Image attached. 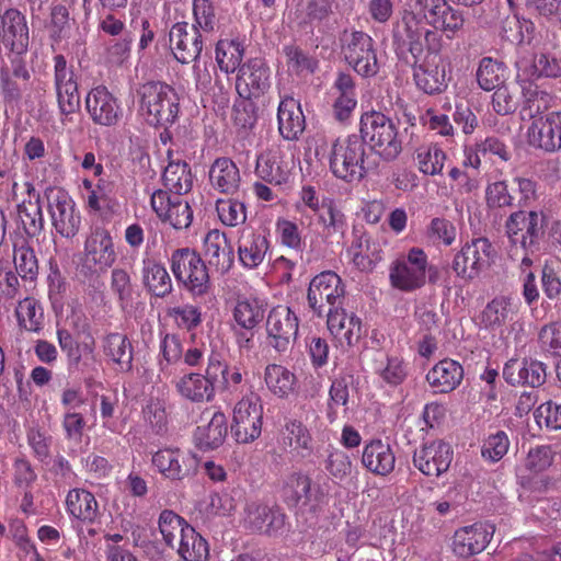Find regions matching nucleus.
<instances>
[{
  "label": "nucleus",
  "instance_id": "obj_1",
  "mask_svg": "<svg viewBox=\"0 0 561 561\" xmlns=\"http://www.w3.org/2000/svg\"><path fill=\"white\" fill-rule=\"evenodd\" d=\"M392 45L399 58L416 65L425 48L428 54L440 50L442 36L427 28L416 14L407 12L393 26Z\"/></svg>",
  "mask_w": 561,
  "mask_h": 561
},
{
  "label": "nucleus",
  "instance_id": "obj_2",
  "mask_svg": "<svg viewBox=\"0 0 561 561\" xmlns=\"http://www.w3.org/2000/svg\"><path fill=\"white\" fill-rule=\"evenodd\" d=\"M45 198L53 234L67 240L76 238L82 227V216L73 198L60 187L47 188Z\"/></svg>",
  "mask_w": 561,
  "mask_h": 561
},
{
  "label": "nucleus",
  "instance_id": "obj_3",
  "mask_svg": "<svg viewBox=\"0 0 561 561\" xmlns=\"http://www.w3.org/2000/svg\"><path fill=\"white\" fill-rule=\"evenodd\" d=\"M431 268L425 251L421 248H411L407 254L400 255L390 264V285L404 293L417 290L426 284Z\"/></svg>",
  "mask_w": 561,
  "mask_h": 561
},
{
  "label": "nucleus",
  "instance_id": "obj_4",
  "mask_svg": "<svg viewBox=\"0 0 561 561\" xmlns=\"http://www.w3.org/2000/svg\"><path fill=\"white\" fill-rule=\"evenodd\" d=\"M360 131L368 140L370 148L382 159L393 160L401 152L397 129L381 112L373 108L364 113L360 118Z\"/></svg>",
  "mask_w": 561,
  "mask_h": 561
},
{
  "label": "nucleus",
  "instance_id": "obj_5",
  "mask_svg": "<svg viewBox=\"0 0 561 561\" xmlns=\"http://www.w3.org/2000/svg\"><path fill=\"white\" fill-rule=\"evenodd\" d=\"M330 170L346 182L360 181L365 173V144L357 136L336 139L330 154Z\"/></svg>",
  "mask_w": 561,
  "mask_h": 561
},
{
  "label": "nucleus",
  "instance_id": "obj_6",
  "mask_svg": "<svg viewBox=\"0 0 561 561\" xmlns=\"http://www.w3.org/2000/svg\"><path fill=\"white\" fill-rule=\"evenodd\" d=\"M171 271L179 283L194 297L205 295L209 289L207 267L194 250H175L170 259Z\"/></svg>",
  "mask_w": 561,
  "mask_h": 561
},
{
  "label": "nucleus",
  "instance_id": "obj_7",
  "mask_svg": "<svg viewBox=\"0 0 561 561\" xmlns=\"http://www.w3.org/2000/svg\"><path fill=\"white\" fill-rule=\"evenodd\" d=\"M116 261L114 241L111 233L96 227L87 236L80 259V271L85 276L106 273Z\"/></svg>",
  "mask_w": 561,
  "mask_h": 561
},
{
  "label": "nucleus",
  "instance_id": "obj_8",
  "mask_svg": "<svg viewBox=\"0 0 561 561\" xmlns=\"http://www.w3.org/2000/svg\"><path fill=\"white\" fill-rule=\"evenodd\" d=\"M495 257V250L486 238H476L466 242L455 254L451 268L463 282L478 278L489 268Z\"/></svg>",
  "mask_w": 561,
  "mask_h": 561
},
{
  "label": "nucleus",
  "instance_id": "obj_9",
  "mask_svg": "<svg viewBox=\"0 0 561 561\" xmlns=\"http://www.w3.org/2000/svg\"><path fill=\"white\" fill-rule=\"evenodd\" d=\"M341 49L345 61L362 77H374L379 71L374 39L360 31L344 32Z\"/></svg>",
  "mask_w": 561,
  "mask_h": 561
},
{
  "label": "nucleus",
  "instance_id": "obj_10",
  "mask_svg": "<svg viewBox=\"0 0 561 561\" xmlns=\"http://www.w3.org/2000/svg\"><path fill=\"white\" fill-rule=\"evenodd\" d=\"M520 117L533 121L530 144L548 152L561 150V112L545 114L540 107H522Z\"/></svg>",
  "mask_w": 561,
  "mask_h": 561
},
{
  "label": "nucleus",
  "instance_id": "obj_11",
  "mask_svg": "<svg viewBox=\"0 0 561 561\" xmlns=\"http://www.w3.org/2000/svg\"><path fill=\"white\" fill-rule=\"evenodd\" d=\"M263 405L257 394L250 392L238 401L232 413V433L238 443L248 444L262 432Z\"/></svg>",
  "mask_w": 561,
  "mask_h": 561
},
{
  "label": "nucleus",
  "instance_id": "obj_12",
  "mask_svg": "<svg viewBox=\"0 0 561 561\" xmlns=\"http://www.w3.org/2000/svg\"><path fill=\"white\" fill-rule=\"evenodd\" d=\"M151 463L163 478L174 482L195 474L198 458L190 450L165 447L152 455Z\"/></svg>",
  "mask_w": 561,
  "mask_h": 561
},
{
  "label": "nucleus",
  "instance_id": "obj_13",
  "mask_svg": "<svg viewBox=\"0 0 561 561\" xmlns=\"http://www.w3.org/2000/svg\"><path fill=\"white\" fill-rule=\"evenodd\" d=\"M299 320L288 306H276L267 314V343L278 353L286 352L298 333Z\"/></svg>",
  "mask_w": 561,
  "mask_h": 561
},
{
  "label": "nucleus",
  "instance_id": "obj_14",
  "mask_svg": "<svg viewBox=\"0 0 561 561\" xmlns=\"http://www.w3.org/2000/svg\"><path fill=\"white\" fill-rule=\"evenodd\" d=\"M345 295V288L341 277L332 272L325 271L314 276L308 288V302L310 308L321 316L325 305L330 308H337Z\"/></svg>",
  "mask_w": 561,
  "mask_h": 561
},
{
  "label": "nucleus",
  "instance_id": "obj_15",
  "mask_svg": "<svg viewBox=\"0 0 561 561\" xmlns=\"http://www.w3.org/2000/svg\"><path fill=\"white\" fill-rule=\"evenodd\" d=\"M203 34L187 22L173 24L169 32V42L174 58L181 64L197 60L204 46Z\"/></svg>",
  "mask_w": 561,
  "mask_h": 561
},
{
  "label": "nucleus",
  "instance_id": "obj_16",
  "mask_svg": "<svg viewBox=\"0 0 561 561\" xmlns=\"http://www.w3.org/2000/svg\"><path fill=\"white\" fill-rule=\"evenodd\" d=\"M415 3L426 22L435 30L444 32L447 37H453L462 28V13L449 5L446 0H415Z\"/></svg>",
  "mask_w": 561,
  "mask_h": 561
},
{
  "label": "nucleus",
  "instance_id": "obj_17",
  "mask_svg": "<svg viewBox=\"0 0 561 561\" xmlns=\"http://www.w3.org/2000/svg\"><path fill=\"white\" fill-rule=\"evenodd\" d=\"M506 234L515 248L514 255L518 249H533L536 247L539 233V214L537 211L518 210L510 215L505 222Z\"/></svg>",
  "mask_w": 561,
  "mask_h": 561
},
{
  "label": "nucleus",
  "instance_id": "obj_18",
  "mask_svg": "<svg viewBox=\"0 0 561 561\" xmlns=\"http://www.w3.org/2000/svg\"><path fill=\"white\" fill-rule=\"evenodd\" d=\"M150 204L160 219L175 229L187 228L193 219V211L181 195L170 196L168 192L157 190L151 194Z\"/></svg>",
  "mask_w": 561,
  "mask_h": 561
},
{
  "label": "nucleus",
  "instance_id": "obj_19",
  "mask_svg": "<svg viewBox=\"0 0 561 561\" xmlns=\"http://www.w3.org/2000/svg\"><path fill=\"white\" fill-rule=\"evenodd\" d=\"M453 455L449 444L433 440L414 451L413 463L423 474L438 478L449 469Z\"/></svg>",
  "mask_w": 561,
  "mask_h": 561
},
{
  "label": "nucleus",
  "instance_id": "obj_20",
  "mask_svg": "<svg viewBox=\"0 0 561 561\" xmlns=\"http://www.w3.org/2000/svg\"><path fill=\"white\" fill-rule=\"evenodd\" d=\"M494 531V525L489 522L476 523L457 529L453 539L454 553L460 558H469L482 552L492 539Z\"/></svg>",
  "mask_w": 561,
  "mask_h": 561
},
{
  "label": "nucleus",
  "instance_id": "obj_21",
  "mask_svg": "<svg viewBox=\"0 0 561 561\" xmlns=\"http://www.w3.org/2000/svg\"><path fill=\"white\" fill-rule=\"evenodd\" d=\"M268 88V69L261 58L249 59L239 68L236 89L244 100L257 99Z\"/></svg>",
  "mask_w": 561,
  "mask_h": 561
},
{
  "label": "nucleus",
  "instance_id": "obj_22",
  "mask_svg": "<svg viewBox=\"0 0 561 561\" xmlns=\"http://www.w3.org/2000/svg\"><path fill=\"white\" fill-rule=\"evenodd\" d=\"M328 329L342 346L355 345L362 337L363 324L360 318L342 308H330L328 311Z\"/></svg>",
  "mask_w": 561,
  "mask_h": 561
},
{
  "label": "nucleus",
  "instance_id": "obj_23",
  "mask_svg": "<svg viewBox=\"0 0 561 561\" xmlns=\"http://www.w3.org/2000/svg\"><path fill=\"white\" fill-rule=\"evenodd\" d=\"M203 254L208 264L219 273H227L233 265V249L224 232L209 230L203 239Z\"/></svg>",
  "mask_w": 561,
  "mask_h": 561
},
{
  "label": "nucleus",
  "instance_id": "obj_24",
  "mask_svg": "<svg viewBox=\"0 0 561 561\" xmlns=\"http://www.w3.org/2000/svg\"><path fill=\"white\" fill-rule=\"evenodd\" d=\"M503 377L513 385L539 387L546 380V368L542 363L528 359H511L503 368Z\"/></svg>",
  "mask_w": 561,
  "mask_h": 561
},
{
  "label": "nucleus",
  "instance_id": "obj_25",
  "mask_svg": "<svg viewBox=\"0 0 561 561\" xmlns=\"http://www.w3.org/2000/svg\"><path fill=\"white\" fill-rule=\"evenodd\" d=\"M517 77L531 81L541 77L557 78L561 76V60L549 54H536L522 57L515 62Z\"/></svg>",
  "mask_w": 561,
  "mask_h": 561
},
{
  "label": "nucleus",
  "instance_id": "obj_26",
  "mask_svg": "<svg viewBox=\"0 0 561 561\" xmlns=\"http://www.w3.org/2000/svg\"><path fill=\"white\" fill-rule=\"evenodd\" d=\"M425 379L435 393H449L461 383L463 368L458 362L445 358L427 371Z\"/></svg>",
  "mask_w": 561,
  "mask_h": 561
},
{
  "label": "nucleus",
  "instance_id": "obj_27",
  "mask_svg": "<svg viewBox=\"0 0 561 561\" xmlns=\"http://www.w3.org/2000/svg\"><path fill=\"white\" fill-rule=\"evenodd\" d=\"M518 309V300L504 295L496 296L486 304L480 320L486 329L499 330L517 317Z\"/></svg>",
  "mask_w": 561,
  "mask_h": 561
},
{
  "label": "nucleus",
  "instance_id": "obj_28",
  "mask_svg": "<svg viewBox=\"0 0 561 561\" xmlns=\"http://www.w3.org/2000/svg\"><path fill=\"white\" fill-rule=\"evenodd\" d=\"M268 241L265 236L252 228L242 229L238 240L239 261L245 268H255L265 259Z\"/></svg>",
  "mask_w": 561,
  "mask_h": 561
},
{
  "label": "nucleus",
  "instance_id": "obj_29",
  "mask_svg": "<svg viewBox=\"0 0 561 561\" xmlns=\"http://www.w3.org/2000/svg\"><path fill=\"white\" fill-rule=\"evenodd\" d=\"M507 76V67L503 61L492 57H483L480 60L477 69V81L480 88L485 91L496 90L492 95L493 104L496 102V105H501L499 98L505 95V90H502V85Z\"/></svg>",
  "mask_w": 561,
  "mask_h": 561
},
{
  "label": "nucleus",
  "instance_id": "obj_30",
  "mask_svg": "<svg viewBox=\"0 0 561 561\" xmlns=\"http://www.w3.org/2000/svg\"><path fill=\"white\" fill-rule=\"evenodd\" d=\"M245 525L255 531L274 534L285 525V515L257 502L248 503L244 510Z\"/></svg>",
  "mask_w": 561,
  "mask_h": 561
},
{
  "label": "nucleus",
  "instance_id": "obj_31",
  "mask_svg": "<svg viewBox=\"0 0 561 561\" xmlns=\"http://www.w3.org/2000/svg\"><path fill=\"white\" fill-rule=\"evenodd\" d=\"M255 170L260 178L275 184L286 182L289 176V164L278 146L271 147L257 157Z\"/></svg>",
  "mask_w": 561,
  "mask_h": 561
},
{
  "label": "nucleus",
  "instance_id": "obj_32",
  "mask_svg": "<svg viewBox=\"0 0 561 561\" xmlns=\"http://www.w3.org/2000/svg\"><path fill=\"white\" fill-rule=\"evenodd\" d=\"M362 462L373 473L387 476L394 469L396 456L389 443L374 439L365 445Z\"/></svg>",
  "mask_w": 561,
  "mask_h": 561
},
{
  "label": "nucleus",
  "instance_id": "obj_33",
  "mask_svg": "<svg viewBox=\"0 0 561 561\" xmlns=\"http://www.w3.org/2000/svg\"><path fill=\"white\" fill-rule=\"evenodd\" d=\"M438 53H430L423 64L414 67V80L416 85L427 94L439 93L446 88L445 69L439 67Z\"/></svg>",
  "mask_w": 561,
  "mask_h": 561
},
{
  "label": "nucleus",
  "instance_id": "obj_34",
  "mask_svg": "<svg viewBox=\"0 0 561 561\" xmlns=\"http://www.w3.org/2000/svg\"><path fill=\"white\" fill-rule=\"evenodd\" d=\"M54 71L58 105H79L78 85L64 55L54 56Z\"/></svg>",
  "mask_w": 561,
  "mask_h": 561
},
{
  "label": "nucleus",
  "instance_id": "obj_35",
  "mask_svg": "<svg viewBox=\"0 0 561 561\" xmlns=\"http://www.w3.org/2000/svg\"><path fill=\"white\" fill-rule=\"evenodd\" d=\"M66 511L75 519L84 524H93L99 517V504L90 491L76 488L66 496Z\"/></svg>",
  "mask_w": 561,
  "mask_h": 561
},
{
  "label": "nucleus",
  "instance_id": "obj_36",
  "mask_svg": "<svg viewBox=\"0 0 561 561\" xmlns=\"http://www.w3.org/2000/svg\"><path fill=\"white\" fill-rule=\"evenodd\" d=\"M554 460V451L550 446H537L531 448L524 462L517 469V478L523 485H527L531 480L548 470Z\"/></svg>",
  "mask_w": 561,
  "mask_h": 561
},
{
  "label": "nucleus",
  "instance_id": "obj_37",
  "mask_svg": "<svg viewBox=\"0 0 561 561\" xmlns=\"http://www.w3.org/2000/svg\"><path fill=\"white\" fill-rule=\"evenodd\" d=\"M227 431L226 415L216 411L206 424L197 426L194 433L195 444L202 450L218 448L225 442Z\"/></svg>",
  "mask_w": 561,
  "mask_h": 561
},
{
  "label": "nucleus",
  "instance_id": "obj_38",
  "mask_svg": "<svg viewBox=\"0 0 561 561\" xmlns=\"http://www.w3.org/2000/svg\"><path fill=\"white\" fill-rule=\"evenodd\" d=\"M322 206V209L312 216V219L308 220V226H316L324 239L343 234L346 228V218L335 201L333 199L328 205Z\"/></svg>",
  "mask_w": 561,
  "mask_h": 561
},
{
  "label": "nucleus",
  "instance_id": "obj_39",
  "mask_svg": "<svg viewBox=\"0 0 561 561\" xmlns=\"http://www.w3.org/2000/svg\"><path fill=\"white\" fill-rule=\"evenodd\" d=\"M209 181L217 191L233 194L240 185V171L231 159L218 158L210 167Z\"/></svg>",
  "mask_w": 561,
  "mask_h": 561
},
{
  "label": "nucleus",
  "instance_id": "obj_40",
  "mask_svg": "<svg viewBox=\"0 0 561 561\" xmlns=\"http://www.w3.org/2000/svg\"><path fill=\"white\" fill-rule=\"evenodd\" d=\"M264 381L267 389L280 399L294 394L297 388L296 375L287 367L278 364H268L265 367Z\"/></svg>",
  "mask_w": 561,
  "mask_h": 561
},
{
  "label": "nucleus",
  "instance_id": "obj_41",
  "mask_svg": "<svg viewBox=\"0 0 561 561\" xmlns=\"http://www.w3.org/2000/svg\"><path fill=\"white\" fill-rule=\"evenodd\" d=\"M373 370L382 382L389 386L402 383L408 376V366L402 358L389 356L382 352L375 354Z\"/></svg>",
  "mask_w": 561,
  "mask_h": 561
},
{
  "label": "nucleus",
  "instance_id": "obj_42",
  "mask_svg": "<svg viewBox=\"0 0 561 561\" xmlns=\"http://www.w3.org/2000/svg\"><path fill=\"white\" fill-rule=\"evenodd\" d=\"M178 393L192 402L208 401L214 397L209 379L201 374L188 373L175 380Z\"/></svg>",
  "mask_w": 561,
  "mask_h": 561
},
{
  "label": "nucleus",
  "instance_id": "obj_43",
  "mask_svg": "<svg viewBox=\"0 0 561 561\" xmlns=\"http://www.w3.org/2000/svg\"><path fill=\"white\" fill-rule=\"evenodd\" d=\"M265 302L253 296L238 298L232 316L236 323L247 330H253L264 318Z\"/></svg>",
  "mask_w": 561,
  "mask_h": 561
},
{
  "label": "nucleus",
  "instance_id": "obj_44",
  "mask_svg": "<svg viewBox=\"0 0 561 561\" xmlns=\"http://www.w3.org/2000/svg\"><path fill=\"white\" fill-rule=\"evenodd\" d=\"M142 280L147 289L157 297H165L172 291V280L168 271L153 260L142 261Z\"/></svg>",
  "mask_w": 561,
  "mask_h": 561
},
{
  "label": "nucleus",
  "instance_id": "obj_45",
  "mask_svg": "<svg viewBox=\"0 0 561 561\" xmlns=\"http://www.w3.org/2000/svg\"><path fill=\"white\" fill-rule=\"evenodd\" d=\"M174 549L184 561H207L209 557L207 541L193 527L186 528Z\"/></svg>",
  "mask_w": 561,
  "mask_h": 561
},
{
  "label": "nucleus",
  "instance_id": "obj_46",
  "mask_svg": "<svg viewBox=\"0 0 561 561\" xmlns=\"http://www.w3.org/2000/svg\"><path fill=\"white\" fill-rule=\"evenodd\" d=\"M244 46L238 38L220 39L216 45V61L221 71L232 73L242 66Z\"/></svg>",
  "mask_w": 561,
  "mask_h": 561
},
{
  "label": "nucleus",
  "instance_id": "obj_47",
  "mask_svg": "<svg viewBox=\"0 0 561 561\" xmlns=\"http://www.w3.org/2000/svg\"><path fill=\"white\" fill-rule=\"evenodd\" d=\"M140 105H179V98L175 90L162 82H147L137 92Z\"/></svg>",
  "mask_w": 561,
  "mask_h": 561
},
{
  "label": "nucleus",
  "instance_id": "obj_48",
  "mask_svg": "<svg viewBox=\"0 0 561 561\" xmlns=\"http://www.w3.org/2000/svg\"><path fill=\"white\" fill-rule=\"evenodd\" d=\"M163 182L175 195L187 193L193 185V178L185 162H170L163 172Z\"/></svg>",
  "mask_w": 561,
  "mask_h": 561
},
{
  "label": "nucleus",
  "instance_id": "obj_49",
  "mask_svg": "<svg viewBox=\"0 0 561 561\" xmlns=\"http://www.w3.org/2000/svg\"><path fill=\"white\" fill-rule=\"evenodd\" d=\"M278 129L287 140L297 139L306 127L302 107H277Z\"/></svg>",
  "mask_w": 561,
  "mask_h": 561
},
{
  "label": "nucleus",
  "instance_id": "obj_50",
  "mask_svg": "<svg viewBox=\"0 0 561 561\" xmlns=\"http://www.w3.org/2000/svg\"><path fill=\"white\" fill-rule=\"evenodd\" d=\"M13 262L19 275L24 279H34L38 272V263L34 250L26 240L19 239L13 245Z\"/></svg>",
  "mask_w": 561,
  "mask_h": 561
},
{
  "label": "nucleus",
  "instance_id": "obj_51",
  "mask_svg": "<svg viewBox=\"0 0 561 561\" xmlns=\"http://www.w3.org/2000/svg\"><path fill=\"white\" fill-rule=\"evenodd\" d=\"M284 495L295 504L311 505L318 501L317 495L311 491L310 478L301 473L291 474L287 479Z\"/></svg>",
  "mask_w": 561,
  "mask_h": 561
},
{
  "label": "nucleus",
  "instance_id": "obj_52",
  "mask_svg": "<svg viewBox=\"0 0 561 561\" xmlns=\"http://www.w3.org/2000/svg\"><path fill=\"white\" fill-rule=\"evenodd\" d=\"M331 201L333 198L320 194L316 187L305 185L299 192V198L295 204V208L300 214L301 221L305 222V220L312 219V216L322 209V205H328Z\"/></svg>",
  "mask_w": 561,
  "mask_h": 561
},
{
  "label": "nucleus",
  "instance_id": "obj_53",
  "mask_svg": "<svg viewBox=\"0 0 561 561\" xmlns=\"http://www.w3.org/2000/svg\"><path fill=\"white\" fill-rule=\"evenodd\" d=\"M415 160L422 173L436 175L444 168L446 154L436 144H424L416 149Z\"/></svg>",
  "mask_w": 561,
  "mask_h": 561
},
{
  "label": "nucleus",
  "instance_id": "obj_54",
  "mask_svg": "<svg viewBox=\"0 0 561 561\" xmlns=\"http://www.w3.org/2000/svg\"><path fill=\"white\" fill-rule=\"evenodd\" d=\"M186 528H192V526L172 511L165 510L159 516L160 534L165 545L171 548H175L184 531L186 533Z\"/></svg>",
  "mask_w": 561,
  "mask_h": 561
},
{
  "label": "nucleus",
  "instance_id": "obj_55",
  "mask_svg": "<svg viewBox=\"0 0 561 561\" xmlns=\"http://www.w3.org/2000/svg\"><path fill=\"white\" fill-rule=\"evenodd\" d=\"M104 351L108 357L121 365L122 369H131L133 347L126 335L108 334L105 339Z\"/></svg>",
  "mask_w": 561,
  "mask_h": 561
},
{
  "label": "nucleus",
  "instance_id": "obj_56",
  "mask_svg": "<svg viewBox=\"0 0 561 561\" xmlns=\"http://www.w3.org/2000/svg\"><path fill=\"white\" fill-rule=\"evenodd\" d=\"M18 220L30 237L41 233L44 228L42 206L38 201L23 202L18 206Z\"/></svg>",
  "mask_w": 561,
  "mask_h": 561
},
{
  "label": "nucleus",
  "instance_id": "obj_57",
  "mask_svg": "<svg viewBox=\"0 0 561 561\" xmlns=\"http://www.w3.org/2000/svg\"><path fill=\"white\" fill-rule=\"evenodd\" d=\"M193 26L203 32L210 34L218 25L217 10L211 0H193Z\"/></svg>",
  "mask_w": 561,
  "mask_h": 561
},
{
  "label": "nucleus",
  "instance_id": "obj_58",
  "mask_svg": "<svg viewBox=\"0 0 561 561\" xmlns=\"http://www.w3.org/2000/svg\"><path fill=\"white\" fill-rule=\"evenodd\" d=\"M19 324L27 331L37 332L43 322L44 313L38 301L34 298H24L15 309Z\"/></svg>",
  "mask_w": 561,
  "mask_h": 561
},
{
  "label": "nucleus",
  "instance_id": "obj_59",
  "mask_svg": "<svg viewBox=\"0 0 561 561\" xmlns=\"http://www.w3.org/2000/svg\"><path fill=\"white\" fill-rule=\"evenodd\" d=\"M284 443L294 449L310 451L312 449V437L307 426L299 420L289 419L283 430Z\"/></svg>",
  "mask_w": 561,
  "mask_h": 561
},
{
  "label": "nucleus",
  "instance_id": "obj_60",
  "mask_svg": "<svg viewBox=\"0 0 561 561\" xmlns=\"http://www.w3.org/2000/svg\"><path fill=\"white\" fill-rule=\"evenodd\" d=\"M184 347L179 336L174 334L164 335L160 343L161 359L159 366L161 374L170 375L169 366L182 360Z\"/></svg>",
  "mask_w": 561,
  "mask_h": 561
},
{
  "label": "nucleus",
  "instance_id": "obj_61",
  "mask_svg": "<svg viewBox=\"0 0 561 561\" xmlns=\"http://www.w3.org/2000/svg\"><path fill=\"white\" fill-rule=\"evenodd\" d=\"M220 221L229 227L241 225L247 219L245 206L234 199H219L216 205Z\"/></svg>",
  "mask_w": 561,
  "mask_h": 561
},
{
  "label": "nucleus",
  "instance_id": "obj_62",
  "mask_svg": "<svg viewBox=\"0 0 561 561\" xmlns=\"http://www.w3.org/2000/svg\"><path fill=\"white\" fill-rule=\"evenodd\" d=\"M510 439L505 432L499 431L489 435L481 449L482 457L491 462L501 460L508 451Z\"/></svg>",
  "mask_w": 561,
  "mask_h": 561
},
{
  "label": "nucleus",
  "instance_id": "obj_63",
  "mask_svg": "<svg viewBox=\"0 0 561 561\" xmlns=\"http://www.w3.org/2000/svg\"><path fill=\"white\" fill-rule=\"evenodd\" d=\"M168 314L180 329L191 331L202 323L201 309L190 304L170 308Z\"/></svg>",
  "mask_w": 561,
  "mask_h": 561
},
{
  "label": "nucleus",
  "instance_id": "obj_64",
  "mask_svg": "<svg viewBox=\"0 0 561 561\" xmlns=\"http://www.w3.org/2000/svg\"><path fill=\"white\" fill-rule=\"evenodd\" d=\"M534 417L539 427L548 430H561V404L552 401L541 403L534 412Z\"/></svg>",
  "mask_w": 561,
  "mask_h": 561
}]
</instances>
